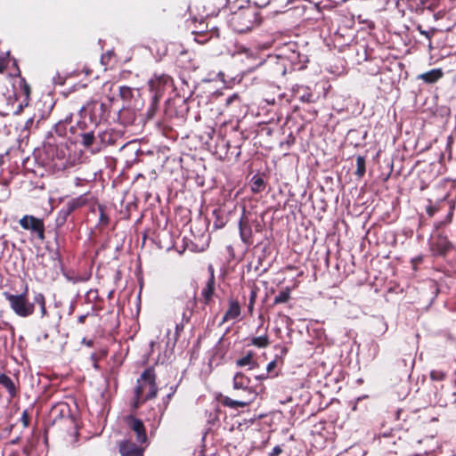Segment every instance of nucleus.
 <instances>
[{"mask_svg":"<svg viewBox=\"0 0 456 456\" xmlns=\"http://www.w3.org/2000/svg\"><path fill=\"white\" fill-rule=\"evenodd\" d=\"M64 121H65V123H70L71 122V116L70 117H67Z\"/></svg>","mask_w":456,"mask_h":456,"instance_id":"57","label":"nucleus"},{"mask_svg":"<svg viewBox=\"0 0 456 456\" xmlns=\"http://www.w3.org/2000/svg\"><path fill=\"white\" fill-rule=\"evenodd\" d=\"M77 141H78L85 147H90L93 145L94 142V134L93 131H86L83 133H78L77 136Z\"/></svg>","mask_w":456,"mask_h":456,"instance_id":"26","label":"nucleus"},{"mask_svg":"<svg viewBox=\"0 0 456 456\" xmlns=\"http://www.w3.org/2000/svg\"><path fill=\"white\" fill-rule=\"evenodd\" d=\"M20 421L24 428H28L30 423V416L28 410H24L21 413Z\"/></svg>","mask_w":456,"mask_h":456,"instance_id":"38","label":"nucleus"},{"mask_svg":"<svg viewBox=\"0 0 456 456\" xmlns=\"http://www.w3.org/2000/svg\"><path fill=\"white\" fill-rule=\"evenodd\" d=\"M418 29H419V33H420L421 35H424V36H425V37H427L428 39H430V37H431V36H432V35H430V33H429V32H428V31H426V30H423V29L421 28V27H420V26L418 28Z\"/></svg>","mask_w":456,"mask_h":456,"instance_id":"49","label":"nucleus"},{"mask_svg":"<svg viewBox=\"0 0 456 456\" xmlns=\"http://www.w3.org/2000/svg\"><path fill=\"white\" fill-rule=\"evenodd\" d=\"M125 422L127 427L135 434L136 443L140 444H147L148 436L143 422L133 415L125 417Z\"/></svg>","mask_w":456,"mask_h":456,"instance_id":"7","label":"nucleus"},{"mask_svg":"<svg viewBox=\"0 0 456 456\" xmlns=\"http://www.w3.org/2000/svg\"><path fill=\"white\" fill-rule=\"evenodd\" d=\"M444 77L442 69H433L428 72L419 74L418 79L422 80L426 84H434Z\"/></svg>","mask_w":456,"mask_h":456,"instance_id":"16","label":"nucleus"},{"mask_svg":"<svg viewBox=\"0 0 456 456\" xmlns=\"http://www.w3.org/2000/svg\"><path fill=\"white\" fill-rule=\"evenodd\" d=\"M109 110L105 103L99 102L94 103L92 109V119L101 123L109 117Z\"/></svg>","mask_w":456,"mask_h":456,"instance_id":"14","label":"nucleus"},{"mask_svg":"<svg viewBox=\"0 0 456 456\" xmlns=\"http://www.w3.org/2000/svg\"><path fill=\"white\" fill-rule=\"evenodd\" d=\"M240 97H239V94H233L232 95H230L229 97H227V99L225 100V105L226 106H229L231 105L234 101H237L239 100Z\"/></svg>","mask_w":456,"mask_h":456,"instance_id":"42","label":"nucleus"},{"mask_svg":"<svg viewBox=\"0 0 456 456\" xmlns=\"http://www.w3.org/2000/svg\"><path fill=\"white\" fill-rule=\"evenodd\" d=\"M452 243L444 235L439 234L432 244V250L440 256H445L452 249Z\"/></svg>","mask_w":456,"mask_h":456,"instance_id":"12","label":"nucleus"},{"mask_svg":"<svg viewBox=\"0 0 456 456\" xmlns=\"http://www.w3.org/2000/svg\"><path fill=\"white\" fill-rule=\"evenodd\" d=\"M292 93L295 98L298 99L302 102L313 103L316 102L318 96H316L311 87L305 85H295L292 87Z\"/></svg>","mask_w":456,"mask_h":456,"instance_id":"9","label":"nucleus"},{"mask_svg":"<svg viewBox=\"0 0 456 456\" xmlns=\"http://www.w3.org/2000/svg\"><path fill=\"white\" fill-rule=\"evenodd\" d=\"M173 394H174V392H173V393L168 394V395H167V398H168V399H170V398H171V396L173 395Z\"/></svg>","mask_w":456,"mask_h":456,"instance_id":"60","label":"nucleus"},{"mask_svg":"<svg viewBox=\"0 0 456 456\" xmlns=\"http://www.w3.org/2000/svg\"><path fill=\"white\" fill-rule=\"evenodd\" d=\"M106 355V352L105 351H102L101 354L99 353H93L90 356V359L93 362V366L95 370H98L99 369V364H98V362L100 361V359L102 357H104Z\"/></svg>","mask_w":456,"mask_h":456,"instance_id":"35","label":"nucleus"},{"mask_svg":"<svg viewBox=\"0 0 456 456\" xmlns=\"http://www.w3.org/2000/svg\"><path fill=\"white\" fill-rule=\"evenodd\" d=\"M259 290L260 289L256 285L253 284L252 286H250V293H249V297H248V303L247 305L248 313L250 316H252L254 314L255 304H256Z\"/></svg>","mask_w":456,"mask_h":456,"instance_id":"23","label":"nucleus"},{"mask_svg":"<svg viewBox=\"0 0 456 456\" xmlns=\"http://www.w3.org/2000/svg\"><path fill=\"white\" fill-rule=\"evenodd\" d=\"M366 172V159L365 157L358 155L356 157V170L354 175L358 178H362Z\"/></svg>","mask_w":456,"mask_h":456,"instance_id":"28","label":"nucleus"},{"mask_svg":"<svg viewBox=\"0 0 456 456\" xmlns=\"http://www.w3.org/2000/svg\"><path fill=\"white\" fill-rule=\"evenodd\" d=\"M250 379L242 372H237L232 380V387L235 391H241V398H232L230 396H222L220 399L224 406L231 409H238L248 406L256 398V391L250 387Z\"/></svg>","mask_w":456,"mask_h":456,"instance_id":"1","label":"nucleus"},{"mask_svg":"<svg viewBox=\"0 0 456 456\" xmlns=\"http://www.w3.org/2000/svg\"><path fill=\"white\" fill-rule=\"evenodd\" d=\"M28 286L26 285L22 293L14 295L9 292H4V298L8 301L11 309L13 313L21 318H27L34 314L35 313V303L29 301L28 297Z\"/></svg>","mask_w":456,"mask_h":456,"instance_id":"2","label":"nucleus"},{"mask_svg":"<svg viewBox=\"0 0 456 456\" xmlns=\"http://www.w3.org/2000/svg\"><path fill=\"white\" fill-rule=\"evenodd\" d=\"M146 400H144V397L142 398V396L140 397V399L138 400L136 395L134 396V409H137L142 403H144Z\"/></svg>","mask_w":456,"mask_h":456,"instance_id":"44","label":"nucleus"},{"mask_svg":"<svg viewBox=\"0 0 456 456\" xmlns=\"http://www.w3.org/2000/svg\"><path fill=\"white\" fill-rule=\"evenodd\" d=\"M160 99H161L160 97L152 95L151 105L147 110V118H148L151 119L154 118V116L159 109V104Z\"/></svg>","mask_w":456,"mask_h":456,"instance_id":"30","label":"nucleus"},{"mask_svg":"<svg viewBox=\"0 0 456 456\" xmlns=\"http://www.w3.org/2000/svg\"><path fill=\"white\" fill-rule=\"evenodd\" d=\"M173 86V78L167 74H155L149 80V87L153 96L162 97L167 87Z\"/></svg>","mask_w":456,"mask_h":456,"instance_id":"6","label":"nucleus"},{"mask_svg":"<svg viewBox=\"0 0 456 456\" xmlns=\"http://www.w3.org/2000/svg\"><path fill=\"white\" fill-rule=\"evenodd\" d=\"M256 354L253 351H248L244 356L236 361L238 367L248 366L249 370H253L257 366V362L255 359Z\"/></svg>","mask_w":456,"mask_h":456,"instance_id":"18","label":"nucleus"},{"mask_svg":"<svg viewBox=\"0 0 456 456\" xmlns=\"http://www.w3.org/2000/svg\"><path fill=\"white\" fill-rule=\"evenodd\" d=\"M282 452V449L277 445L275 446L273 451L269 453L270 456H278Z\"/></svg>","mask_w":456,"mask_h":456,"instance_id":"45","label":"nucleus"},{"mask_svg":"<svg viewBox=\"0 0 456 456\" xmlns=\"http://www.w3.org/2000/svg\"><path fill=\"white\" fill-rule=\"evenodd\" d=\"M241 314V306L237 298L230 297L228 299V308L225 311L221 324L232 320H237Z\"/></svg>","mask_w":456,"mask_h":456,"instance_id":"11","label":"nucleus"},{"mask_svg":"<svg viewBox=\"0 0 456 456\" xmlns=\"http://www.w3.org/2000/svg\"><path fill=\"white\" fill-rule=\"evenodd\" d=\"M404 413H405V411L403 409H398L395 411V419H397V420L401 419L402 415L404 414Z\"/></svg>","mask_w":456,"mask_h":456,"instance_id":"48","label":"nucleus"},{"mask_svg":"<svg viewBox=\"0 0 456 456\" xmlns=\"http://www.w3.org/2000/svg\"><path fill=\"white\" fill-rule=\"evenodd\" d=\"M254 225L255 230L256 232H261L262 226L260 223L255 219L252 220L250 218V215L246 213V210L243 209L242 215L240 216V222H239V229H240V235L241 238V240L248 245H251L253 243V232H252V226Z\"/></svg>","mask_w":456,"mask_h":456,"instance_id":"4","label":"nucleus"},{"mask_svg":"<svg viewBox=\"0 0 456 456\" xmlns=\"http://www.w3.org/2000/svg\"><path fill=\"white\" fill-rule=\"evenodd\" d=\"M144 393V400L153 399L158 395L156 374L153 368H147L144 370L141 374V377L137 379L134 395H136V397L139 400Z\"/></svg>","mask_w":456,"mask_h":456,"instance_id":"3","label":"nucleus"},{"mask_svg":"<svg viewBox=\"0 0 456 456\" xmlns=\"http://www.w3.org/2000/svg\"><path fill=\"white\" fill-rule=\"evenodd\" d=\"M184 324L183 322H180V323H177L175 325V334H174V341L175 343L177 342L179 337H180V334L181 332L183 330V328H184Z\"/></svg>","mask_w":456,"mask_h":456,"instance_id":"41","label":"nucleus"},{"mask_svg":"<svg viewBox=\"0 0 456 456\" xmlns=\"http://www.w3.org/2000/svg\"><path fill=\"white\" fill-rule=\"evenodd\" d=\"M99 138L103 144H114L115 138L110 131H103L99 134Z\"/></svg>","mask_w":456,"mask_h":456,"instance_id":"31","label":"nucleus"},{"mask_svg":"<svg viewBox=\"0 0 456 456\" xmlns=\"http://www.w3.org/2000/svg\"><path fill=\"white\" fill-rule=\"evenodd\" d=\"M7 68V65L4 64V62H0V73H4V70L6 69Z\"/></svg>","mask_w":456,"mask_h":456,"instance_id":"55","label":"nucleus"},{"mask_svg":"<svg viewBox=\"0 0 456 456\" xmlns=\"http://www.w3.org/2000/svg\"><path fill=\"white\" fill-rule=\"evenodd\" d=\"M268 378V374L267 373H265V374H261V375H258V376H256V379H259V380H262V379H265Z\"/></svg>","mask_w":456,"mask_h":456,"instance_id":"53","label":"nucleus"},{"mask_svg":"<svg viewBox=\"0 0 456 456\" xmlns=\"http://www.w3.org/2000/svg\"><path fill=\"white\" fill-rule=\"evenodd\" d=\"M452 210H453V207L451 206L450 207V211H449L448 216H447L448 222L452 221Z\"/></svg>","mask_w":456,"mask_h":456,"instance_id":"54","label":"nucleus"},{"mask_svg":"<svg viewBox=\"0 0 456 456\" xmlns=\"http://www.w3.org/2000/svg\"><path fill=\"white\" fill-rule=\"evenodd\" d=\"M369 28H374L373 22H370V24L369 25Z\"/></svg>","mask_w":456,"mask_h":456,"instance_id":"62","label":"nucleus"},{"mask_svg":"<svg viewBox=\"0 0 456 456\" xmlns=\"http://www.w3.org/2000/svg\"><path fill=\"white\" fill-rule=\"evenodd\" d=\"M97 297H98L97 296V290H90L87 293V296H86L87 299L90 300V301L91 300H95Z\"/></svg>","mask_w":456,"mask_h":456,"instance_id":"46","label":"nucleus"},{"mask_svg":"<svg viewBox=\"0 0 456 456\" xmlns=\"http://www.w3.org/2000/svg\"><path fill=\"white\" fill-rule=\"evenodd\" d=\"M150 411L152 412V415H153L152 422L151 423V427L152 428L156 429L160 425V422L162 420V417L164 415V411L159 415H157V412H156L154 408L151 409Z\"/></svg>","mask_w":456,"mask_h":456,"instance_id":"33","label":"nucleus"},{"mask_svg":"<svg viewBox=\"0 0 456 456\" xmlns=\"http://www.w3.org/2000/svg\"><path fill=\"white\" fill-rule=\"evenodd\" d=\"M95 198L93 196L91 192H86L84 194L79 195L77 198H73L66 202V206L70 209V211L73 213L78 208H81L86 205L92 206L94 201Z\"/></svg>","mask_w":456,"mask_h":456,"instance_id":"10","label":"nucleus"},{"mask_svg":"<svg viewBox=\"0 0 456 456\" xmlns=\"http://www.w3.org/2000/svg\"><path fill=\"white\" fill-rule=\"evenodd\" d=\"M71 214H72V212L70 211V209L66 205H64L59 210V212L57 214L56 220H55L56 226L58 228L63 226L65 224V223L67 222L68 217Z\"/></svg>","mask_w":456,"mask_h":456,"instance_id":"25","label":"nucleus"},{"mask_svg":"<svg viewBox=\"0 0 456 456\" xmlns=\"http://www.w3.org/2000/svg\"><path fill=\"white\" fill-rule=\"evenodd\" d=\"M208 271L209 273V277L208 280H212L213 281H216L215 269L211 265H208Z\"/></svg>","mask_w":456,"mask_h":456,"instance_id":"43","label":"nucleus"},{"mask_svg":"<svg viewBox=\"0 0 456 456\" xmlns=\"http://www.w3.org/2000/svg\"><path fill=\"white\" fill-rule=\"evenodd\" d=\"M429 203H431V200H429ZM441 209V204H429L427 206L426 212L428 215L429 217L434 216V215L438 212Z\"/></svg>","mask_w":456,"mask_h":456,"instance_id":"36","label":"nucleus"},{"mask_svg":"<svg viewBox=\"0 0 456 456\" xmlns=\"http://www.w3.org/2000/svg\"><path fill=\"white\" fill-rule=\"evenodd\" d=\"M87 316H88V314H82V315L78 316V318H77L78 323H80V324L85 323Z\"/></svg>","mask_w":456,"mask_h":456,"instance_id":"50","label":"nucleus"},{"mask_svg":"<svg viewBox=\"0 0 456 456\" xmlns=\"http://www.w3.org/2000/svg\"><path fill=\"white\" fill-rule=\"evenodd\" d=\"M446 378V373L442 370H433L430 371V379L433 381H443Z\"/></svg>","mask_w":456,"mask_h":456,"instance_id":"34","label":"nucleus"},{"mask_svg":"<svg viewBox=\"0 0 456 456\" xmlns=\"http://www.w3.org/2000/svg\"><path fill=\"white\" fill-rule=\"evenodd\" d=\"M274 12H275V13H281V12H282V11H280V10H274Z\"/></svg>","mask_w":456,"mask_h":456,"instance_id":"61","label":"nucleus"},{"mask_svg":"<svg viewBox=\"0 0 456 456\" xmlns=\"http://www.w3.org/2000/svg\"><path fill=\"white\" fill-rule=\"evenodd\" d=\"M243 396V394L242 392L240 391V394L239 395H234V398H241Z\"/></svg>","mask_w":456,"mask_h":456,"instance_id":"58","label":"nucleus"},{"mask_svg":"<svg viewBox=\"0 0 456 456\" xmlns=\"http://www.w3.org/2000/svg\"><path fill=\"white\" fill-rule=\"evenodd\" d=\"M289 58L294 65H299L297 67L298 69H304L305 67V63L308 62V58L306 55L300 54L299 53L296 52H293Z\"/></svg>","mask_w":456,"mask_h":456,"instance_id":"29","label":"nucleus"},{"mask_svg":"<svg viewBox=\"0 0 456 456\" xmlns=\"http://www.w3.org/2000/svg\"><path fill=\"white\" fill-rule=\"evenodd\" d=\"M82 343L89 347H92L94 346L93 340H86V338L83 339Z\"/></svg>","mask_w":456,"mask_h":456,"instance_id":"52","label":"nucleus"},{"mask_svg":"<svg viewBox=\"0 0 456 456\" xmlns=\"http://www.w3.org/2000/svg\"><path fill=\"white\" fill-rule=\"evenodd\" d=\"M68 411L69 406L66 403H58L51 408L50 416L56 420L58 418H62Z\"/></svg>","mask_w":456,"mask_h":456,"instance_id":"22","label":"nucleus"},{"mask_svg":"<svg viewBox=\"0 0 456 456\" xmlns=\"http://www.w3.org/2000/svg\"><path fill=\"white\" fill-rule=\"evenodd\" d=\"M248 346H254L258 348H266L270 345V339L267 333L250 338Z\"/></svg>","mask_w":456,"mask_h":456,"instance_id":"24","label":"nucleus"},{"mask_svg":"<svg viewBox=\"0 0 456 456\" xmlns=\"http://www.w3.org/2000/svg\"><path fill=\"white\" fill-rule=\"evenodd\" d=\"M215 226H216V228H222V227L224 226V224H223V223L218 224L217 222H215Z\"/></svg>","mask_w":456,"mask_h":456,"instance_id":"56","label":"nucleus"},{"mask_svg":"<svg viewBox=\"0 0 456 456\" xmlns=\"http://www.w3.org/2000/svg\"><path fill=\"white\" fill-rule=\"evenodd\" d=\"M23 92L24 94L28 96L30 94V87L23 80Z\"/></svg>","mask_w":456,"mask_h":456,"instance_id":"47","label":"nucleus"},{"mask_svg":"<svg viewBox=\"0 0 456 456\" xmlns=\"http://www.w3.org/2000/svg\"><path fill=\"white\" fill-rule=\"evenodd\" d=\"M453 395H456V378H455V380H454V392H453Z\"/></svg>","mask_w":456,"mask_h":456,"instance_id":"59","label":"nucleus"},{"mask_svg":"<svg viewBox=\"0 0 456 456\" xmlns=\"http://www.w3.org/2000/svg\"><path fill=\"white\" fill-rule=\"evenodd\" d=\"M119 94L122 98L127 99L132 95V90L127 86H120Z\"/></svg>","mask_w":456,"mask_h":456,"instance_id":"40","label":"nucleus"},{"mask_svg":"<svg viewBox=\"0 0 456 456\" xmlns=\"http://www.w3.org/2000/svg\"><path fill=\"white\" fill-rule=\"evenodd\" d=\"M216 295V281L207 280L204 287L201 289V302L205 305H211L214 303V297Z\"/></svg>","mask_w":456,"mask_h":456,"instance_id":"13","label":"nucleus"},{"mask_svg":"<svg viewBox=\"0 0 456 456\" xmlns=\"http://www.w3.org/2000/svg\"><path fill=\"white\" fill-rule=\"evenodd\" d=\"M342 2H346L347 0H341Z\"/></svg>","mask_w":456,"mask_h":456,"instance_id":"64","label":"nucleus"},{"mask_svg":"<svg viewBox=\"0 0 456 456\" xmlns=\"http://www.w3.org/2000/svg\"><path fill=\"white\" fill-rule=\"evenodd\" d=\"M19 224L24 230L35 234L38 240H44L45 239V227L43 219L32 215H25L20 219Z\"/></svg>","mask_w":456,"mask_h":456,"instance_id":"5","label":"nucleus"},{"mask_svg":"<svg viewBox=\"0 0 456 456\" xmlns=\"http://www.w3.org/2000/svg\"><path fill=\"white\" fill-rule=\"evenodd\" d=\"M411 262H412L413 265L415 266L417 264H419L422 262V256H417V257L413 258Z\"/></svg>","mask_w":456,"mask_h":456,"instance_id":"51","label":"nucleus"},{"mask_svg":"<svg viewBox=\"0 0 456 456\" xmlns=\"http://www.w3.org/2000/svg\"><path fill=\"white\" fill-rule=\"evenodd\" d=\"M145 447L140 444L133 443L129 439H125L118 444V452L121 456H144Z\"/></svg>","mask_w":456,"mask_h":456,"instance_id":"8","label":"nucleus"},{"mask_svg":"<svg viewBox=\"0 0 456 456\" xmlns=\"http://www.w3.org/2000/svg\"><path fill=\"white\" fill-rule=\"evenodd\" d=\"M91 211L92 212H99V222L97 224V226L102 225L103 227L107 226L110 222V218L108 215L105 212V207L100 203H97L96 200L94 203L91 206Z\"/></svg>","mask_w":456,"mask_h":456,"instance_id":"19","label":"nucleus"},{"mask_svg":"<svg viewBox=\"0 0 456 456\" xmlns=\"http://www.w3.org/2000/svg\"><path fill=\"white\" fill-rule=\"evenodd\" d=\"M291 298V289L286 287L273 299V305L285 304Z\"/></svg>","mask_w":456,"mask_h":456,"instance_id":"27","label":"nucleus"},{"mask_svg":"<svg viewBox=\"0 0 456 456\" xmlns=\"http://www.w3.org/2000/svg\"><path fill=\"white\" fill-rule=\"evenodd\" d=\"M0 385L3 386L8 392L10 398L12 399L17 396L18 389L13 380L7 375L0 374Z\"/></svg>","mask_w":456,"mask_h":456,"instance_id":"17","label":"nucleus"},{"mask_svg":"<svg viewBox=\"0 0 456 456\" xmlns=\"http://www.w3.org/2000/svg\"><path fill=\"white\" fill-rule=\"evenodd\" d=\"M276 376H278L277 372H275L274 374L272 375V377H276Z\"/></svg>","mask_w":456,"mask_h":456,"instance_id":"63","label":"nucleus"},{"mask_svg":"<svg viewBox=\"0 0 456 456\" xmlns=\"http://www.w3.org/2000/svg\"><path fill=\"white\" fill-rule=\"evenodd\" d=\"M275 348L280 350V354H277L276 356H278L280 364L282 365L283 364V357L288 354L289 349L287 346H281V345L275 346Z\"/></svg>","mask_w":456,"mask_h":456,"instance_id":"37","label":"nucleus"},{"mask_svg":"<svg viewBox=\"0 0 456 456\" xmlns=\"http://www.w3.org/2000/svg\"><path fill=\"white\" fill-rule=\"evenodd\" d=\"M183 303L184 307L182 314L181 322L188 323L192 316L193 310L197 305L196 296L193 295L191 297H188L186 300H183Z\"/></svg>","mask_w":456,"mask_h":456,"instance_id":"15","label":"nucleus"},{"mask_svg":"<svg viewBox=\"0 0 456 456\" xmlns=\"http://www.w3.org/2000/svg\"><path fill=\"white\" fill-rule=\"evenodd\" d=\"M280 363V361L278 360V356H275V359L273 360L272 362H270L268 364H267V367H266V373L269 374V373H273L274 369L278 366V364Z\"/></svg>","mask_w":456,"mask_h":456,"instance_id":"39","label":"nucleus"},{"mask_svg":"<svg viewBox=\"0 0 456 456\" xmlns=\"http://www.w3.org/2000/svg\"><path fill=\"white\" fill-rule=\"evenodd\" d=\"M266 183L261 175H255L250 180V189L253 193H260L265 190Z\"/></svg>","mask_w":456,"mask_h":456,"instance_id":"20","label":"nucleus"},{"mask_svg":"<svg viewBox=\"0 0 456 456\" xmlns=\"http://www.w3.org/2000/svg\"><path fill=\"white\" fill-rule=\"evenodd\" d=\"M69 129L72 134H77V136L78 133H83V132L87 131L86 123L84 120L83 121L78 120L77 122V125L71 126Z\"/></svg>","mask_w":456,"mask_h":456,"instance_id":"32","label":"nucleus"},{"mask_svg":"<svg viewBox=\"0 0 456 456\" xmlns=\"http://www.w3.org/2000/svg\"><path fill=\"white\" fill-rule=\"evenodd\" d=\"M34 303L35 305H37L40 308V315L41 318H45L48 316V311L46 309V299L43 293L35 292L34 293Z\"/></svg>","mask_w":456,"mask_h":456,"instance_id":"21","label":"nucleus"}]
</instances>
